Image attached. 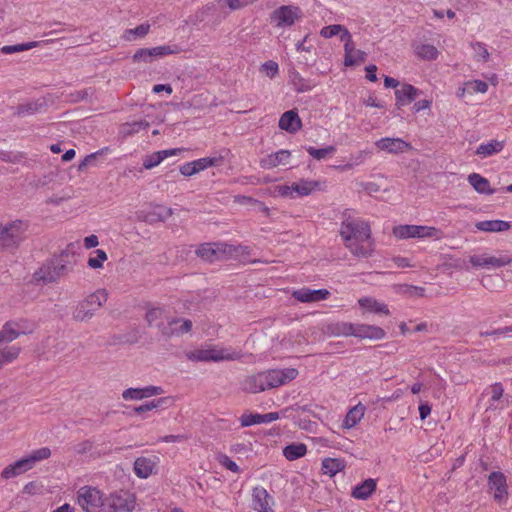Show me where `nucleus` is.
I'll use <instances>...</instances> for the list:
<instances>
[{"label": "nucleus", "instance_id": "obj_40", "mask_svg": "<svg viewBox=\"0 0 512 512\" xmlns=\"http://www.w3.org/2000/svg\"><path fill=\"white\" fill-rule=\"evenodd\" d=\"M308 448L304 443H291L285 446L282 450L283 456L288 461H295L304 457L307 454Z\"/></svg>", "mask_w": 512, "mask_h": 512}, {"label": "nucleus", "instance_id": "obj_12", "mask_svg": "<svg viewBox=\"0 0 512 512\" xmlns=\"http://www.w3.org/2000/svg\"><path fill=\"white\" fill-rule=\"evenodd\" d=\"M267 389L283 386L293 381L298 376L295 368L270 369L265 371Z\"/></svg>", "mask_w": 512, "mask_h": 512}, {"label": "nucleus", "instance_id": "obj_33", "mask_svg": "<svg viewBox=\"0 0 512 512\" xmlns=\"http://www.w3.org/2000/svg\"><path fill=\"white\" fill-rule=\"evenodd\" d=\"M413 51L418 59L424 61H434L440 55L437 47L429 43H417L413 46Z\"/></svg>", "mask_w": 512, "mask_h": 512}, {"label": "nucleus", "instance_id": "obj_58", "mask_svg": "<svg viewBox=\"0 0 512 512\" xmlns=\"http://www.w3.org/2000/svg\"><path fill=\"white\" fill-rule=\"evenodd\" d=\"M483 335L493 336L494 338L495 337H497V338L511 337L512 336V325L509 327L499 328V329L493 330L491 332H486Z\"/></svg>", "mask_w": 512, "mask_h": 512}, {"label": "nucleus", "instance_id": "obj_31", "mask_svg": "<svg viewBox=\"0 0 512 512\" xmlns=\"http://www.w3.org/2000/svg\"><path fill=\"white\" fill-rule=\"evenodd\" d=\"M346 468V461L342 458L326 457L321 461V471L324 475L334 477Z\"/></svg>", "mask_w": 512, "mask_h": 512}, {"label": "nucleus", "instance_id": "obj_45", "mask_svg": "<svg viewBox=\"0 0 512 512\" xmlns=\"http://www.w3.org/2000/svg\"><path fill=\"white\" fill-rule=\"evenodd\" d=\"M14 329L17 333H19V337L22 335H28L34 332L36 329V324L26 318H17L10 320Z\"/></svg>", "mask_w": 512, "mask_h": 512}, {"label": "nucleus", "instance_id": "obj_55", "mask_svg": "<svg viewBox=\"0 0 512 512\" xmlns=\"http://www.w3.org/2000/svg\"><path fill=\"white\" fill-rule=\"evenodd\" d=\"M154 60L151 48H140L133 55V61L136 63H150Z\"/></svg>", "mask_w": 512, "mask_h": 512}, {"label": "nucleus", "instance_id": "obj_48", "mask_svg": "<svg viewBox=\"0 0 512 512\" xmlns=\"http://www.w3.org/2000/svg\"><path fill=\"white\" fill-rule=\"evenodd\" d=\"M150 31V25L147 23L141 24L135 28L126 29L122 35L125 41H133L137 38L145 37Z\"/></svg>", "mask_w": 512, "mask_h": 512}, {"label": "nucleus", "instance_id": "obj_24", "mask_svg": "<svg viewBox=\"0 0 512 512\" xmlns=\"http://www.w3.org/2000/svg\"><path fill=\"white\" fill-rule=\"evenodd\" d=\"M353 336L361 340H382L386 337V332L379 326L370 324H355Z\"/></svg>", "mask_w": 512, "mask_h": 512}, {"label": "nucleus", "instance_id": "obj_25", "mask_svg": "<svg viewBox=\"0 0 512 512\" xmlns=\"http://www.w3.org/2000/svg\"><path fill=\"white\" fill-rule=\"evenodd\" d=\"M291 159V152L289 150L281 149L277 152L266 155L261 158L260 166L263 169H274L281 165L289 164Z\"/></svg>", "mask_w": 512, "mask_h": 512}, {"label": "nucleus", "instance_id": "obj_46", "mask_svg": "<svg viewBox=\"0 0 512 512\" xmlns=\"http://www.w3.org/2000/svg\"><path fill=\"white\" fill-rule=\"evenodd\" d=\"M306 151L313 159L321 161L332 157L336 152V148L334 146H327L324 148L308 146L306 147Z\"/></svg>", "mask_w": 512, "mask_h": 512}, {"label": "nucleus", "instance_id": "obj_52", "mask_svg": "<svg viewBox=\"0 0 512 512\" xmlns=\"http://www.w3.org/2000/svg\"><path fill=\"white\" fill-rule=\"evenodd\" d=\"M354 325L353 323L348 322H339L330 326V331L333 335L336 336H353L354 335Z\"/></svg>", "mask_w": 512, "mask_h": 512}, {"label": "nucleus", "instance_id": "obj_18", "mask_svg": "<svg viewBox=\"0 0 512 512\" xmlns=\"http://www.w3.org/2000/svg\"><path fill=\"white\" fill-rule=\"evenodd\" d=\"M374 144L377 149L395 155L412 149L411 144L401 138L383 137L375 141Z\"/></svg>", "mask_w": 512, "mask_h": 512}, {"label": "nucleus", "instance_id": "obj_1", "mask_svg": "<svg viewBox=\"0 0 512 512\" xmlns=\"http://www.w3.org/2000/svg\"><path fill=\"white\" fill-rule=\"evenodd\" d=\"M340 237L344 246L357 258H369L375 251V240L372 237L368 221L346 211L340 225Z\"/></svg>", "mask_w": 512, "mask_h": 512}, {"label": "nucleus", "instance_id": "obj_49", "mask_svg": "<svg viewBox=\"0 0 512 512\" xmlns=\"http://www.w3.org/2000/svg\"><path fill=\"white\" fill-rule=\"evenodd\" d=\"M43 41H31L27 43H21L16 45H5L1 48V52L4 54H13L17 52L27 51L32 48L40 46Z\"/></svg>", "mask_w": 512, "mask_h": 512}, {"label": "nucleus", "instance_id": "obj_19", "mask_svg": "<svg viewBox=\"0 0 512 512\" xmlns=\"http://www.w3.org/2000/svg\"><path fill=\"white\" fill-rule=\"evenodd\" d=\"M358 305L362 310V314H376L389 316L390 310L386 303L371 296H365L358 299Z\"/></svg>", "mask_w": 512, "mask_h": 512}, {"label": "nucleus", "instance_id": "obj_22", "mask_svg": "<svg viewBox=\"0 0 512 512\" xmlns=\"http://www.w3.org/2000/svg\"><path fill=\"white\" fill-rule=\"evenodd\" d=\"M164 391L160 386L149 385L143 388H128L123 391L122 398L126 401L142 400L162 394Z\"/></svg>", "mask_w": 512, "mask_h": 512}, {"label": "nucleus", "instance_id": "obj_28", "mask_svg": "<svg viewBox=\"0 0 512 512\" xmlns=\"http://www.w3.org/2000/svg\"><path fill=\"white\" fill-rule=\"evenodd\" d=\"M265 371L249 375L241 382V387L248 393H259L267 389Z\"/></svg>", "mask_w": 512, "mask_h": 512}, {"label": "nucleus", "instance_id": "obj_4", "mask_svg": "<svg viewBox=\"0 0 512 512\" xmlns=\"http://www.w3.org/2000/svg\"><path fill=\"white\" fill-rule=\"evenodd\" d=\"M317 190H321V182L301 178L290 184L286 183L274 186L271 194L275 197L295 199L309 196Z\"/></svg>", "mask_w": 512, "mask_h": 512}, {"label": "nucleus", "instance_id": "obj_2", "mask_svg": "<svg viewBox=\"0 0 512 512\" xmlns=\"http://www.w3.org/2000/svg\"><path fill=\"white\" fill-rule=\"evenodd\" d=\"M196 254L203 260L215 262L228 259L246 260L250 249L243 245H230L227 243H204L196 250Z\"/></svg>", "mask_w": 512, "mask_h": 512}, {"label": "nucleus", "instance_id": "obj_14", "mask_svg": "<svg viewBox=\"0 0 512 512\" xmlns=\"http://www.w3.org/2000/svg\"><path fill=\"white\" fill-rule=\"evenodd\" d=\"M192 321L189 319L170 317L166 319L164 327H162L161 335L166 338L181 337L192 329Z\"/></svg>", "mask_w": 512, "mask_h": 512}, {"label": "nucleus", "instance_id": "obj_56", "mask_svg": "<svg viewBox=\"0 0 512 512\" xmlns=\"http://www.w3.org/2000/svg\"><path fill=\"white\" fill-rule=\"evenodd\" d=\"M260 71L264 72L268 78L273 79L279 73V65L277 62L269 60L261 65Z\"/></svg>", "mask_w": 512, "mask_h": 512}, {"label": "nucleus", "instance_id": "obj_63", "mask_svg": "<svg viewBox=\"0 0 512 512\" xmlns=\"http://www.w3.org/2000/svg\"><path fill=\"white\" fill-rule=\"evenodd\" d=\"M366 71V79L371 82H376L378 80L376 72H377V66L374 64L368 65L365 67Z\"/></svg>", "mask_w": 512, "mask_h": 512}, {"label": "nucleus", "instance_id": "obj_64", "mask_svg": "<svg viewBox=\"0 0 512 512\" xmlns=\"http://www.w3.org/2000/svg\"><path fill=\"white\" fill-rule=\"evenodd\" d=\"M99 245V239L96 235L92 234L84 238V247L92 249Z\"/></svg>", "mask_w": 512, "mask_h": 512}, {"label": "nucleus", "instance_id": "obj_11", "mask_svg": "<svg viewBox=\"0 0 512 512\" xmlns=\"http://www.w3.org/2000/svg\"><path fill=\"white\" fill-rule=\"evenodd\" d=\"M106 495L91 486H83L77 492L78 504L86 512H99Z\"/></svg>", "mask_w": 512, "mask_h": 512}, {"label": "nucleus", "instance_id": "obj_20", "mask_svg": "<svg viewBox=\"0 0 512 512\" xmlns=\"http://www.w3.org/2000/svg\"><path fill=\"white\" fill-rule=\"evenodd\" d=\"M252 505L257 512H275L274 500L263 487H255L252 492Z\"/></svg>", "mask_w": 512, "mask_h": 512}, {"label": "nucleus", "instance_id": "obj_41", "mask_svg": "<svg viewBox=\"0 0 512 512\" xmlns=\"http://www.w3.org/2000/svg\"><path fill=\"white\" fill-rule=\"evenodd\" d=\"M20 353L21 347L18 345L5 346L0 349V369L17 360Z\"/></svg>", "mask_w": 512, "mask_h": 512}, {"label": "nucleus", "instance_id": "obj_10", "mask_svg": "<svg viewBox=\"0 0 512 512\" xmlns=\"http://www.w3.org/2000/svg\"><path fill=\"white\" fill-rule=\"evenodd\" d=\"M28 225L22 220H15L8 224L0 222V248H9L18 245Z\"/></svg>", "mask_w": 512, "mask_h": 512}, {"label": "nucleus", "instance_id": "obj_5", "mask_svg": "<svg viewBox=\"0 0 512 512\" xmlns=\"http://www.w3.org/2000/svg\"><path fill=\"white\" fill-rule=\"evenodd\" d=\"M60 257H54L43 263L32 275L31 282L36 285L50 284L58 281L66 272V262Z\"/></svg>", "mask_w": 512, "mask_h": 512}, {"label": "nucleus", "instance_id": "obj_47", "mask_svg": "<svg viewBox=\"0 0 512 512\" xmlns=\"http://www.w3.org/2000/svg\"><path fill=\"white\" fill-rule=\"evenodd\" d=\"M472 52H473V58L477 62H488L490 59V53L487 49V46L483 42L474 41L469 44Z\"/></svg>", "mask_w": 512, "mask_h": 512}, {"label": "nucleus", "instance_id": "obj_61", "mask_svg": "<svg viewBox=\"0 0 512 512\" xmlns=\"http://www.w3.org/2000/svg\"><path fill=\"white\" fill-rule=\"evenodd\" d=\"M179 171L185 177H190V176L197 174L196 170L192 164V161L182 164L179 168Z\"/></svg>", "mask_w": 512, "mask_h": 512}, {"label": "nucleus", "instance_id": "obj_38", "mask_svg": "<svg viewBox=\"0 0 512 512\" xmlns=\"http://www.w3.org/2000/svg\"><path fill=\"white\" fill-rule=\"evenodd\" d=\"M30 468H28V465L24 458H21L14 463H11L7 465L5 468H3L1 472V477L3 479H11L14 477H17L27 471H29Z\"/></svg>", "mask_w": 512, "mask_h": 512}, {"label": "nucleus", "instance_id": "obj_30", "mask_svg": "<svg viewBox=\"0 0 512 512\" xmlns=\"http://www.w3.org/2000/svg\"><path fill=\"white\" fill-rule=\"evenodd\" d=\"M289 83L297 93L311 91L315 86L312 80L304 78L297 70L292 69L288 73Z\"/></svg>", "mask_w": 512, "mask_h": 512}, {"label": "nucleus", "instance_id": "obj_44", "mask_svg": "<svg viewBox=\"0 0 512 512\" xmlns=\"http://www.w3.org/2000/svg\"><path fill=\"white\" fill-rule=\"evenodd\" d=\"M107 260V253L102 249H96L89 254L87 266L93 270H101Z\"/></svg>", "mask_w": 512, "mask_h": 512}, {"label": "nucleus", "instance_id": "obj_53", "mask_svg": "<svg viewBox=\"0 0 512 512\" xmlns=\"http://www.w3.org/2000/svg\"><path fill=\"white\" fill-rule=\"evenodd\" d=\"M154 59L167 55L178 54L182 50L178 45H162L151 48Z\"/></svg>", "mask_w": 512, "mask_h": 512}, {"label": "nucleus", "instance_id": "obj_54", "mask_svg": "<svg viewBox=\"0 0 512 512\" xmlns=\"http://www.w3.org/2000/svg\"><path fill=\"white\" fill-rule=\"evenodd\" d=\"M465 86L469 94L486 93L488 91V84L482 80L467 81L465 82Z\"/></svg>", "mask_w": 512, "mask_h": 512}, {"label": "nucleus", "instance_id": "obj_16", "mask_svg": "<svg viewBox=\"0 0 512 512\" xmlns=\"http://www.w3.org/2000/svg\"><path fill=\"white\" fill-rule=\"evenodd\" d=\"M469 261L475 268L494 269L509 265L512 262V258L507 255L492 256L481 254L470 256Z\"/></svg>", "mask_w": 512, "mask_h": 512}, {"label": "nucleus", "instance_id": "obj_26", "mask_svg": "<svg viewBox=\"0 0 512 512\" xmlns=\"http://www.w3.org/2000/svg\"><path fill=\"white\" fill-rule=\"evenodd\" d=\"M281 130L294 134L302 128V120L295 109L284 112L278 122Z\"/></svg>", "mask_w": 512, "mask_h": 512}, {"label": "nucleus", "instance_id": "obj_7", "mask_svg": "<svg viewBox=\"0 0 512 512\" xmlns=\"http://www.w3.org/2000/svg\"><path fill=\"white\" fill-rule=\"evenodd\" d=\"M107 299V290L97 289L77 305L74 318L79 321L90 319L103 306Z\"/></svg>", "mask_w": 512, "mask_h": 512}, {"label": "nucleus", "instance_id": "obj_9", "mask_svg": "<svg viewBox=\"0 0 512 512\" xmlns=\"http://www.w3.org/2000/svg\"><path fill=\"white\" fill-rule=\"evenodd\" d=\"M302 19L303 11L297 5H282L270 14V22L276 28L292 27Z\"/></svg>", "mask_w": 512, "mask_h": 512}, {"label": "nucleus", "instance_id": "obj_36", "mask_svg": "<svg viewBox=\"0 0 512 512\" xmlns=\"http://www.w3.org/2000/svg\"><path fill=\"white\" fill-rule=\"evenodd\" d=\"M468 182L480 194L492 195L495 192L491 188L489 180L478 173H471L468 176Z\"/></svg>", "mask_w": 512, "mask_h": 512}, {"label": "nucleus", "instance_id": "obj_35", "mask_svg": "<svg viewBox=\"0 0 512 512\" xmlns=\"http://www.w3.org/2000/svg\"><path fill=\"white\" fill-rule=\"evenodd\" d=\"M503 148L504 141L490 140L488 142L481 143L475 150V154L484 159L500 153Z\"/></svg>", "mask_w": 512, "mask_h": 512}, {"label": "nucleus", "instance_id": "obj_13", "mask_svg": "<svg viewBox=\"0 0 512 512\" xmlns=\"http://www.w3.org/2000/svg\"><path fill=\"white\" fill-rule=\"evenodd\" d=\"M160 458L158 456H141L135 459L133 471L140 479H147L157 474Z\"/></svg>", "mask_w": 512, "mask_h": 512}, {"label": "nucleus", "instance_id": "obj_23", "mask_svg": "<svg viewBox=\"0 0 512 512\" xmlns=\"http://www.w3.org/2000/svg\"><path fill=\"white\" fill-rule=\"evenodd\" d=\"M280 418L278 412H270L266 414L252 413V412H244L240 418L241 427H249L252 425H258L262 423H271Z\"/></svg>", "mask_w": 512, "mask_h": 512}, {"label": "nucleus", "instance_id": "obj_8", "mask_svg": "<svg viewBox=\"0 0 512 512\" xmlns=\"http://www.w3.org/2000/svg\"><path fill=\"white\" fill-rule=\"evenodd\" d=\"M392 233L395 238L400 240L410 238L439 240L442 238L440 229L424 225H397L393 228Z\"/></svg>", "mask_w": 512, "mask_h": 512}, {"label": "nucleus", "instance_id": "obj_43", "mask_svg": "<svg viewBox=\"0 0 512 512\" xmlns=\"http://www.w3.org/2000/svg\"><path fill=\"white\" fill-rule=\"evenodd\" d=\"M320 35L323 37V38H332L334 36H337L339 35L340 36V39L341 41H345L347 39V36L350 37L351 36V33L348 31V29L346 27H344L343 25H340V24H334V25H329V26H325L323 27L321 30H320Z\"/></svg>", "mask_w": 512, "mask_h": 512}, {"label": "nucleus", "instance_id": "obj_57", "mask_svg": "<svg viewBox=\"0 0 512 512\" xmlns=\"http://www.w3.org/2000/svg\"><path fill=\"white\" fill-rule=\"evenodd\" d=\"M217 461L219 464L223 467H225L227 470L233 472V473H239L240 469L239 466L234 462L229 456L226 454H219L217 456Z\"/></svg>", "mask_w": 512, "mask_h": 512}, {"label": "nucleus", "instance_id": "obj_17", "mask_svg": "<svg viewBox=\"0 0 512 512\" xmlns=\"http://www.w3.org/2000/svg\"><path fill=\"white\" fill-rule=\"evenodd\" d=\"M330 291L322 289H311L308 287H302L292 292V297L301 303H315L326 300L330 296Z\"/></svg>", "mask_w": 512, "mask_h": 512}, {"label": "nucleus", "instance_id": "obj_21", "mask_svg": "<svg viewBox=\"0 0 512 512\" xmlns=\"http://www.w3.org/2000/svg\"><path fill=\"white\" fill-rule=\"evenodd\" d=\"M366 60V53L360 49H356L355 44L350 37L344 41V66L352 67Z\"/></svg>", "mask_w": 512, "mask_h": 512}, {"label": "nucleus", "instance_id": "obj_59", "mask_svg": "<svg viewBox=\"0 0 512 512\" xmlns=\"http://www.w3.org/2000/svg\"><path fill=\"white\" fill-rule=\"evenodd\" d=\"M490 395H491V401L497 402L499 401L504 393V389L501 383H494L490 386Z\"/></svg>", "mask_w": 512, "mask_h": 512}, {"label": "nucleus", "instance_id": "obj_37", "mask_svg": "<svg viewBox=\"0 0 512 512\" xmlns=\"http://www.w3.org/2000/svg\"><path fill=\"white\" fill-rule=\"evenodd\" d=\"M475 227L479 231L484 232H503L509 230L512 227V224L503 220H485L477 222Z\"/></svg>", "mask_w": 512, "mask_h": 512}, {"label": "nucleus", "instance_id": "obj_27", "mask_svg": "<svg viewBox=\"0 0 512 512\" xmlns=\"http://www.w3.org/2000/svg\"><path fill=\"white\" fill-rule=\"evenodd\" d=\"M185 150V148H172L154 152L145 157L143 161V167L147 170H150L158 166L162 161H164L168 157L177 156Z\"/></svg>", "mask_w": 512, "mask_h": 512}, {"label": "nucleus", "instance_id": "obj_34", "mask_svg": "<svg viewBox=\"0 0 512 512\" xmlns=\"http://www.w3.org/2000/svg\"><path fill=\"white\" fill-rule=\"evenodd\" d=\"M376 487V480L372 478L366 479L353 488L351 496L358 500H366L375 492Z\"/></svg>", "mask_w": 512, "mask_h": 512}, {"label": "nucleus", "instance_id": "obj_39", "mask_svg": "<svg viewBox=\"0 0 512 512\" xmlns=\"http://www.w3.org/2000/svg\"><path fill=\"white\" fill-rule=\"evenodd\" d=\"M167 318L169 317L166 315V311L159 307L152 308L146 313V320L149 326L157 327L160 333L162 332V327H164Z\"/></svg>", "mask_w": 512, "mask_h": 512}, {"label": "nucleus", "instance_id": "obj_15", "mask_svg": "<svg viewBox=\"0 0 512 512\" xmlns=\"http://www.w3.org/2000/svg\"><path fill=\"white\" fill-rule=\"evenodd\" d=\"M488 487L493 492V498L499 504L505 503L508 499V487L506 476L499 471L492 472L488 476Z\"/></svg>", "mask_w": 512, "mask_h": 512}, {"label": "nucleus", "instance_id": "obj_3", "mask_svg": "<svg viewBox=\"0 0 512 512\" xmlns=\"http://www.w3.org/2000/svg\"><path fill=\"white\" fill-rule=\"evenodd\" d=\"M186 357L192 362H218L237 360L241 357V354L231 348L206 343L199 348L188 351Z\"/></svg>", "mask_w": 512, "mask_h": 512}, {"label": "nucleus", "instance_id": "obj_60", "mask_svg": "<svg viewBox=\"0 0 512 512\" xmlns=\"http://www.w3.org/2000/svg\"><path fill=\"white\" fill-rule=\"evenodd\" d=\"M253 2L254 0H226V3L231 10L241 9Z\"/></svg>", "mask_w": 512, "mask_h": 512}, {"label": "nucleus", "instance_id": "obj_32", "mask_svg": "<svg viewBox=\"0 0 512 512\" xmlns=\"http://www.w3.org/2000/svg\"><path fill=\"white\" fill-rule=\"evenodd\" d=\"M366 411V407L358 403L354 407H352L346 414L343 422H342V428L349 430L353 427H355L364 417Z\"/></svg>", "mask_w": 512, "mask_h": 512}, {"label": "nucleus", "instance_id": "obj_29", "mask_svg": "<svg viewBox=\"0 0 512 512\" xmlns=\"http://www.w3.org/2000/svg\"><path fill=\"white\" fill-rule=\"evenodd\" d=\"M419 90L411 84H402L400 88L395 90V100L397 107H403L415 100Z\"/></svg>", "mask_w": 512, "mask_h": 512}, {"label": "nucleus", "instance_id": "obj_6", "mask_svg": "<svg viewBox=\"0 0 512 512\" xmlns=\"http://www.w3.org/2000/svg\"><path fill=\"white\" fill-rule=\"evenodd\" d=\"M136 496L127 490H119L106 495L99 512H133Z\"/></svg>", "mask_w": 512, "mask_h": 512}, {"label": "nucleus", "instance_id": "obj_62", "mask_svg": "<svg viewBox=\"0 0 512 512\" xmlns=\"http://www.w3.org/2000/svg\"><path fill=\"white\" fill-rule=\"evenodd\" d=\"M37 105L30 103L27 105H20L17 109V115L22 116L26 114H33L37 111Z\"/></svg>", "mask_w": 512, "mask_h": 512}, {"label": "nucleus", "instance_id": "obj_51", "mask_svg": "<svg viewBox=\"0 0 512 512\" xmlns=\"http://www.w3.org/2000/svg\"><path fill=\"white\" fill-rule=\"evenodd\" d=\"M222 161L221 157H204L192 161L196 173L204 171L210 167L218 165Z\"/></svg>", "mask_w": 512, "mask_h": 512}, {"label": "nucleus", "instance_id": "obj_42", "mask_svg": "<svg viewBox=\"0 0 512 512\" xmlns=\"http://www.w3.org/2000/svg\"><path fill=\"white\" fill-rule=\"evenodd\" d=\"M51 456V450L48 447H41L31 451L28 455L23 457L28 465V468L33 469L38 462L48 459Z\"/></svg>", "mask_w": 512, "mask_h": 512}, {"label": "nucleus", "instance_id": "obj_50", "mask_svg": "<svg viewBox=\"0 0 512 512\" xmlns=\"http://www.w3.org/2000/svg\"><path fill=\"white\" fill-rule=\"evenodd\" d=\"M19 338V333L16 332L12 323L7 321L0 330V345L10 343Z\"/></svg>", "mask_w": 512, "mask_h": 512}]
</instances>
